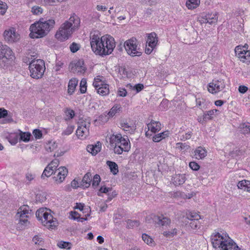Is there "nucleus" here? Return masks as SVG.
I'll list each match as a JSON object with an SVG mask.
<instances>
[{
    "mask_svg": "<svg viewBox=\"0 0 250 250\" xmlns=\"http://www.w3.org/2000/svg\"><path fill=\"white\" fill-rule=\"evenodd\" d=\"M80 26V19L78 16L74 14L68 20L62 23L59 30L56 32L55 37L60 41H64L70 37L74 32L78 30Z\"/></svg>",
    "mask_w": 250,
    "mask_h": 250,
    "instance_id": "1",
    "label": "nucleus"
},
{
    "mask_svg": "<svg viewBox=\"0 0 250 250\" xmlns=\"http://www.w3.org/2000/svg\"><path fill=\"white\" fill-rule=\"evenodd\" d=\"M55 24V21L53 19H49L47 21H43V19L40 20L31 25L30 37L34 39L44 37L54 27Z\"/></svg>",
    "mask_w": 250,
    "mask_h": 250,
    "instance_id": "2",
    "label": "nucleus"
},
{
    "mask_svg": "<svg viewBox=\"0 0 250 250\" xmlns=\"http://www.w3.org/2000/svg\"><path fill=\"white\" fill-rule=\"evenodd\" d=\"M213 248H220V250H240L238 246L227 234H221L219 232L211 236Z\"/></svg>",
    "mask_w": 250,
    "mask_h": 250,
    "instance_id": "3",
    "label": "nucleus"
},
{
    "mask_svg": "<svg viewBox=\"0 0 250 250\" xmlns=\"http://www.w3.org/2000/svg\"><path fill=\"white\" fill-rule=\"evenodd\" d=\"M105 40H107L106 36L100 37L98 35L93 34L90 37L91 47L92 51L96 54L100 56H105L107 55V53L111 51L109 46V48L106 50V52H105L104 48L101 47L105 43L104 41L105 42Z\"/></svg>",
    "mask_w": 250,
    "mask_h": 250,
    "instance_id": "4",
    "label": "nucleus"
},
{
    "mask_svg": "<svg viewBox=\"0 0 250 250\" xmlns=\"http://www.w3.org/2000/svg\"><path fill=\"white\" fill-rule=\"evenodd\" d=\"M29 69L32 78H42L45 70L44 62L41 59L33 60L29 63Z\"/></svg>",
    "mask_w": 250,
    "mask_h": 250,
    "instance_id": "5",
    "label": "nucleus"
},
{
    "mask_svg": "<svg viewBox=\"0 0 250 250\" xmlns=\"http://www.w3.org/2000/svg\"><path fill=\"white\" fill-rule=\"evenodd\" d=\"M123 46L127 54L131 56H140L142 55L141 50L138 47V42L135 38L127 40Z\"/></svg>",
    "mask_w": 250,
    "mask_h": 250,
    "instance_id": "6",
    "label": "nucleus"
},
{
    "mask_svg": "<svg viewBox=\"0 0 250 250\" xmlns=\"http://www.w3.org/2000/svg\"><path fill=\"white\" fill-rule=\"evenodd\" d=\"M110 144L114 146V144L122 146L124 148V151L128 152L130 149V145L128 137H123L121 134L113 135L110 138Z\"/></svg>",
    "mask_w": 250,
    "mask_h": 250,
    "instance_id": "7",
    "label": "nucleus"
},
{
    "mask_svg": "<svg viewBox=\"0 0 250 250\" xmlns=\"http://www.w3.org/2000/svg\"><path fill=\"white\" fill-rule=\"evenodd\" d=\"M3 37L5 42L8 43L17 42L20 39V35L16 33L14 28H10L5 30L3 33Z\"/></svg>",
    "mask_w": 250,
    "mask_h": 250,
    "instance_id": "8",
    "label": "nucleus"
},
{
    "mask_svg": "<svg viewBox=\"0 0 250 250\" xmlns=\"http://www.w3.org/2000/svg\"><path fill=\"white\" fill-rule=\"evenodd\" d=\"M13 57V52L6 45L0 44V61L4 63Z\"/></svg>",
    "mask_w": 250,
    "mask_h": 250,
    "instance_id": "9",
    "label": "nucleus"
},
{
    "mask_svg": "<svg viewBox=\"0 0 250 250\" xmlns=\"http://www.w3.org/2000/svg\"><path fill=\"white\" fill-rule=\"evenodd\" d=\"M90 125L89 122L82 120L78 122V127L76 135L79 137L86 136L89 134V128Z\"/></svg>",
    "mask_w": 250,
    "mask_h": 250,
    "instance_id": "10",
    "label": "nucleus"
},
{
    "mask_svg": "<svg viewBox=\"0 0 250 250\" xmlns=\"http://www.w3.org/2000/svg\"><path fill=\"white\" fill-rule=\"evenodd\" d=\"M73 73L77 74L84 73L86 70V67L84 65V62L79 60L76 62H71L69 66Z\"/></svg>",
    "mask_w": 250,
    "mask_h": 250,
    "instance_id": "11",
    "label": "nucleus"
},
{
    "mask_svg": "<svg viewBox=\"0 0 250 250\" xmlns=\"http://www.w3.org/2000/svg\"><path fill=\"white\" fill-rule=\"evenodd\" d=\"M36 216L39 220L42 221L43 225L52 219V215L43 208L38 209L36 212Z\"/></svg>",
    "mask_w": 250,
    "mask_h": 250,
    "instance_id": "12",
    "label": "nucleus"
},
{
    "mask_svg": "<svg viewBox=\"0 0 250 250\" xmlns=\"http://www.w3.org/2000/svg\"><path fill=\"white\" fill-rule=\"evenodd\" d=\"M242 49L241 46H237L235 49V52L238 57L241 59V61L245 62L250 59V51L245 49L242 50Z\"/></svg>",
    "mask_w": 250,
    "mask_h": 250,
    "instance_id": "13",
    "label": "nucleus"
},
{
    "mask_svg": "<svg viewBox=\"0 0 250 250\" xmlns=\"http://www.w3.org/2000/svg\"><path fill=\"white\" fill-rule=\"evenodd\" d=\"M58 170L59 171L57 176H54L53 177L57 184L62 183L68 173L67 169L65 167H61Z\"/></svg>",
    "mask_w": 250,
    "mask_h": 250,
    "instance_id": "14",
    "label": "nucleus"
},
{
    "mask_svg": "<svg viewBox=\"0 0 250 250\" xmlns=\"http://www.w3.org/2000/svg\"><path fill=\"white\" fill-rule=\"evenodd\" d=\"M105 36H106L107 40H105V42L104 41L105 43H104L103 46H102L101 47L102 48H104L105 52H106V50L109 48V46L111 49V51L107 53V55H109L113 52V49L115 47V42L113 37L107 35Z\"/></svg>",
    "mask_w": 250,
    "mask_h": 250,
    "instance_id": "15",
    "label": "nucleus"
},
{
    "mask_svg": "<svg viewBox=\"0 0 250 250\" xmlns=\"http://www.w3.org/2000/svg\"><path fill=\"white\" fill-rule=\"evenodd\" d=\"M186 180L185 174H175L171 179L172 183L176 186L183 184Z\"/></svg>",
    "mask_w": 250,
    "mask_h": 250,
    "instance_id": "16",
    "label": "nucleus"
},
{
    "mask_svg": "<svg viewBox=\"0 0 250 250\" xmlns=\"http://www.w3.org/2000/svg\"><path fill=\"white\" fill-rule=\"evenodd\" d=\"M153 219L156 223L161 225L163 227H167L171 223V221L169 218L164 217L163 215L160 216H155Z\"/></svg>",
    "mask_w": 250,
    "mask_h": 250,
    "instance_id": "17",
    "label": "nucleus"
},
{
    "mask_svg": "<svg viewBox=\"0 0 250 250\" xmlns=\"http://www.w3.org/2000/svg\"><path fill=\"white\" fill-rule=\"evenodd\" d=\"M158 42L157 34L155 32H152L147 35L146 44L151 48H155Z\"/></svg>",
    "mask_w": 250,
    "mask_h": 250,
    "instance_id": "18",
    "label": "nucleus"
},
{
    "mask_svg": "<svg viewBox=\"0 0 250 250\" xmlns=\"http://www.w3.org/2000/svg\"><path fill=\"white\" fill-rule=\"evenodd\" d=\"M148 130L151 132L155 133L161 129V124L159 122L151 120L150 123L147 125Z\"/></svg>",
    "mask_w": 250,
    "mask_h": 250,
    "instance_id": "19",
    "label": "nucleus"
},
{
    "mask_svg": "<svg viewBox=\"0 0 250 250\" xmlns=\"http://www.w3.org/2000/svg\"><path fill=\"white\" fill-rule=\"evenodd\" d=\"M29 207L27 205H23L21 206L18 209L17 215L18 217H28V214H29Z\"/></svg>",
    "mask_w": 250,
    "mask_h": 250,
    "instance_id": "20",
    "label": "nucleus"
},
{
    "mask_svg": "<svg viewBox=\"0 0 250 250\" xmlns=\"http://www.w3.org/2000/svg\"><path fill=\"white\" fill-rule=\"evenodd\" d=\"M102 144L100 142H97L95 145H88L86 147L87 151L92 154L96 155L101 151Z\"/></svg>",
    "mask_w": 250,
    "mask_h": 250,
    "instance_id": "21",
    "label": "nucleus"
},
{
    "mask_svg": "<svg viewBox=\"0 0 250 250\" xmlns=\"http://www.w3.org/2000/svg\"><path fill=\"white\" fill-rule=\"evenodd\" d=\"M91 182V174L90 172H87L84 175L80 183V187L83 188H87L90 186Z\"/></svg>",
    "mask_w": 250,
    "mask_h": 250,
    "instance_id": "22",
    "label": "nucleus"
},
{
    "mask_svg": "<svg viewBox=\"0 0 250 250\" xmlns=\"http://www.w3.org/2000/svg\"><path fill=\"white\" fill-rule=\"evenodd\" d=\"M56 170V169L54 168V167H52L49 165H48L45 168L42 175H41V178L44 179L45 177H50L55 172Z\"/></svg>",
    "mask_w": 250,
    "mask_h": 250,
    "instance_id": "23",
    "label": "nucleus"
},
{
    "mask_svg": "<svg viewBox=\"0 0 250 250\" xmlns=\"http://www.w3.org/2000/svg\"><path fill=\"white\" fill-rule=\"evenodd\" d=\"M78 83V81L75 78L70 80L68 85V93L70 95H72L74 92Z\"/></svg>",
    "mask_w": 250,
    "mask_h": 250,
    "instance_id": "24",
    "label": "nucleus"
},
{
    "mask_svg": "<svg viewBox=\"0 0 250 250\" xmlns=\"http://www.w3.org/2000/svg\"><path fill=\"white\" fill-rule=\"evenodd\" d=\"M169 134L168 131H165L163 132L155 134L152 137V140L154 142H159L163 139L168 137Z\"/></svg>",
    "mask_w": 250,
    "mask_h": 250,
    "instance_id": "25",
    "label": "nucleus"
},
{
    "mask_svg": "<svg viewBox=\"0 0 250 250\" xmlns=\"http://www.w3.org/2000/svg\"><path fill=\"white\" fill-rule=\"evenodd\" d=\"M19 131V140L20 141H23L24 142H28L30 140L31 134L29 132H22L21 130Z\"/></svg>",
    "mask_w": 250,
    "mask_h": 250,
    "instance_id": "26",
    "label": "nucleus"
},
{
    "mask_svg": "<svg viewBox=\"0 0 250 250\" xmlns=\"http://www.w3.org/2000/svg\"><path fill=\"white\" fill-rule=\"evenodd\" d=\"M196 158L198 159H202L207 155V151L205 149L200 146L197 148L195 151Z\"/></svg>",
    "mask_w": 250,
    "mask_h": 250,
    "instance_id": "27",
    "label": "nucleus"
},
{
    "mask_svg": "<svg viewBox=\"0 0 250 250\" xmlns=\"http://www.w3.org/2000/svg\"><path fill=\"white\" fill-rule=\"evenodd\" d=\"M106 164L109 167L110 171L113 175H116L118 173V166L115 162L107 161Z\"/></svg>",
    "mask_w": 250,
    "mask_h": 250,
    "instance_id": "28",
    "label": "nucleus"
},
{
    "mask_svg": "<svg viewBox=\"0 0 250 250\" xmlns=\"http://www.w3.org/2000/svg\"><path fill=\"white\" fill-rule=\"evenodd\" d=\"M200 0H187L186 6L189 9L196 8L200 4Z\"/></svg>",
    "mask_w": 250,
    "mask_h": 250,
    "instance_id": "29",
    "label": "nucleus"
},
{
    "mask_svg": "<svg viewBox=\"0 0 250 250\" xmlns=\"http://www.w3.org/2000/svg\"><path fill=\"white\" fill-rule=\"evenodd\" d=\"M97 91L98 93L102 96L106 95L109 92L108 85L107 84H104L101 87L98 88Z\"/></svg>",
    "mask_w": 250,
    "mask_h": 250,
    "instance_id": "30",
    "label": "nucleus"
},
{
    "mask_svg": "<svg viewBox=\"0 0 250 250\" xmlns=\"http://www.w3.org/2000/svg\"><path fill=\"white\" fill-rule=\"evenodd\" d=\"M72 244L69 242H65L63 241H59L57 246L61 249H66L69 250L71 248Z\"/></svg>",
    "mask_w": 250,
    "mask_h": 250,
    "instance_id": "31",
    "label": "nucleus"
},
{
    "mask_svg": "<svg viewBox=\"0 0 250 250\" xmlns=\"http://www.w3.org/2000/svg\"><path fill=\"white\" fill-rule=\"evenodd\" d=\"M121 106L119 104H116L114 105L110 111L108 112V114L110 117H113L117 113L119 112L121 109Z\"/></svg>",
    "mask_w": 250,
    "mask_h": 250,
    "instance_id": "32",
    "label": "nucleus"
},
{
    "mask_svg": "<svg viewBox=\"0 0 250 250\" xmlns=\"http://www.w3.org/2000/svg\"><path fill=\"white\" fill-rule=\"evenodd\" d=\"M142 239L147 245L152 246L154 245V242L152 238L146 233L142 234Z\"/></svg>",
    "mask_w": 250,
    "mask_h": 250,
    "instance_id": "33",
    "label": "nucleus"
},
{
    "mask_svg": "<svg viewBox=\"0 0 250 250\" xmlns=\"http://www.w3.org/2000/svg\"><path fill=\"white\" fill-rule=\"evenodd\" d=\"M218 111L217 109L210 110L205 113L203 115L204 120H209L212 119V115H214L215 112Z\"/></svg>",
    "mask_w": 250,
    "mask_h": 250,
    "instance_id": "34",
    "label": "nucleus"
},
{
    "mask_svg": "<svg viewBox=\"0 0 250 250\" xmlns=\"http://www.w3.org/2000/svg\"><path fill=\"white\" fill-rule=\"evenodd\" d=\"M240 128L243 134H249L250 132V124L249 123H244L241 125Z\"/></svg>",
    "mask_w": 250,
    "mask_h": 250,
    "instance_id": "35",
    "label": "nucleus"
},
{
    "mask_svg": "<svg viewBox=\"0 0 250 250\" xmlns=\"http://www.w3.org/2000/svg\"><path fill=\"white\" fill-rule=\"evenodd\" d=\"M187 218L189 220H199L201 217L196 212H190L187 214Z\"/></svg>",
    "mask_w": 250,
    "mask_h": 250,
    "instance_id": "36",
    "label": "nucleus"
},
{
    "mask_svg": "<svg viewBox=\"0 0 250 250\" xmlns=\"http://www.w3.org/2000/svg\"><path fill=\"white\" fill-rule=\"evenodd\" d=\"M65 115L66 116V121L72 119L75 116V112L73 110L70 108H66L64 111Z\"/></svg>",
    "mask_w": 250,
    "mask_h": 250,
    "instance_id": "37",
    "label": "nucleus"
},
{
    "mask_svg": "<svg viewBox=\"0 0 250 250\" xmlns=\"http://www.w3.org/2000/svg\"><path fill=\"white\" fill-rule=\"evenodd\" d=\"M100 77V76H98L97 78H95L93 83V85L96 89H97L98 88L101 87V86H103L104 84H106L104 83L103 82L101 81Z\"/></svg>",
    "mask_w": 250,
    "mask_h": 250,
    "instance_id": "38",
    "label": "nucleus"
},
{
    "mask_svg": "<svg viewBox=\"0 0 250 250\" xmlns=\"http://www.w3.org/2000/svg\"><path fill=\"white\" fill-rule=\"evenodd\" d=\"M54 218L52 216V219L50 221H48V222L45 223V224H44V226L48 227L49 229H53L57 226V222L55 219V220L53 219Z\"/></svg>",
    "mask_w": 250,
    "mask_h": 250,
    "instance_id": "39",
    "label": "nucleus"
},
{
    "mask_svg": "<svg viewBox=\"0 0 250 250\" xmlns=\"http://www.w3.org/2000/svg\"><path fill=\"white\" fill-rule=\"evenodd\" d=\"M80 44L73 42L70 45L69 48L71 52L75 53L80 49Z\"/></svg>",
    "mask_w": 250,
    "mask_h": 250,
    "instance_id": "40",
    "label": "nucleus"
},
{
    "mask_svg": "<svg viewBox=\"0 0 250 250\" xmlns=\"http://www.w3.org/2000/svg\"><path fill=\"white\" fill-rule=\"evenodd\" d=\"M57 146V144L53 142V143L51 142H49L45 146V149L48 152H51L53 151Z\"/></svg>",
    "mask_w": 250,
    "mask_h": 250,
    "instance_id": "41",
    "label": "nucleus"
},
{
    "mask_svg": "<svg viewBox=\"0 0 250 250\" xmlns=\"http://www.w3.org/2000/svg\"><path fill=\"white\" fill-rule=\"evenodd\" d=\"M101 181V178L99 175L96 174L94 176L92 181V187H97Z\"/></svg>",
    "mask_w": 250,
    "mask_h": 250,
    "instance_id": "42",
    "label": "nucleus"
},
{
    "mask_svg": "<svg viewBox=\"0 0 250 250\" xmlns=\"http://www.w3.org/2000/svg\"><path fill=\"white\" fill-rule=\"evenodd\" d=\"M139 225V222L137 220L132 221L128 220L127 221V227L132 228L134 227H138Z\"/></svg>",
    "mask_w": 250,
    "mask_h": 250,
    "instance_id": "43",
    "label": "nucleus"
},
{
    "mask_svg": "<svg viewBox=\"0 0 250 250\" xmlns=\"http://www.w3.org/2000/svg\"><path fill=\"white\" fill-rule=\"evenodd\" d=\"M177 234V229H173L170 231H165L163 232V235L166 237L173 236Z\"/></svg>",
    "mask_w": 250,
    "mask_h": 250,
    "instance_id": "44",
    "label": "nucleus"
},
{
    "mask_svg": "<svg viewBox=\"0 0 250 250\" xmlns=\"http://www.w3.org/2000/svg\"><path fill=\"white\" fill-rule=\"evenodd\" d=\"M114 151L115 153L117 154H121L123 151H124V148L122 147V146H120L119 145H117V144H114Z\"/></svg>",
    "mask_w": 250,
    "mask_h": 250,
    "instance_id": "45",
    "label": "nucleus"
},
{
    "mask_svg": "<svg viewBox=\"0 0 250 250\" xmlns=\"http://www.w3.org/2000/svg\"><path fill=\"white\" fill-rule=\"evenodd\" d=\"M33 134L36 139H41L42 137V132L38 129H35L33 131Z\"/></svg>",
    "mask_w": 250,
    "mask_h": 250,
    "instance_id": "46",
    "label": "nucleus"
},
{
    "mask_svg": "<svg viewBox=\"0 0 250 250\" xmlns=\"http://www.w3.org/2000/svg\"><path fill=\"white\" fill-rule=\"evenodd\" d=\"M32 12L35 15L41 14L42 12V9L39 6H33L32 8Z\"/></svg>",
    "mask_w": 250,
    "mask_h": 250,
    "instance_id": "47",
    "label": "nucleus"
},
{
    "mask_svg": "<svg viewBox=\"0 0 250 250\" xmlns=\"http://www.w3.org/2000/svg\"><path fill=\"white\" fill-rule=\"evenodd\" d=\"M216 85L218 87V90H220V91L224 89V88L225 87V84L222 80H218L216 81Z\"/></svg>",
    "mask_w": 250,
    "mask_h": 250,
    "instance_id": "48",
    "label": "nucleus"
},
{
    "mask_svg": "<svg viewBox=\"0 0 250 250\" xmlns=\"http://www.w3.org/2000/svg\"><path fill=\"white\" fill-rule=\"evenodd\" d=\"M198 220H191L189 223L190 227L194 229H197L200 228V225L198 221Z\"/></svg>",
    "mask_w": 250,
    "mask_h": 250,
    "instance_id": "49",
    "label": "nucleus"
},
{
    "mask_svg": "<svg viewBox=\"0 0 250 250\" xmlns=\"http://www.w3.org/2000/svg\"><path fill=\"white\" fill-rule=\"evenodd\" d=\"M189 167L193 170H198L200 168V166L196 162H191L189 164Z\"/></svg>",
    "mask_w": 250,
    "mask_h": 250,
    "instance_id": "50",
    "label": "nucleus"
},
{
    "mask_svg": "<svg viewBox=\"0 0 250 250\" xmlns=\"http://www.w3.org/2000/svg\"><path fill=\"white\" fill-rule=\"evenodd\" d=\"M19 140V136L18 135H16L13 138L12 136H10L9 139V143L13 145H16Z\"/></svg>",
    "mask_w": 250,
    "mask_h": 250,
    "instance_id": "51",
    "label": "nucleus"
},
{
    "mask_svg": "<svg viewBox=\"0 0 250 250\" xmlns=\"http://www.w3.org/2000/svg\"><path fill=\"white\" fill-rule=\"evenodd\" d=\"M74 126H69L63 132L62 134L65 135H69L71 134L73 131Z\"/></svg>",
    "mask_w": 250,
    "mask_h": 250,
    "instance_id": "52",
    "label": "nucleus"
},
{
    "mask_svg": "<svg viewBox=\"0 0 250 250\" xmlns=\"http://www.w3.org/2000/svg\"><path fill=\"white\" fill-rule=\"evenodd\" d=\"M124 129L125 131H128V132L132 133L134 132L135 130L136 129V128L135 126L134 125L131 126L128 125H126V126L125 127Z\"/></svg>",
    "mask_w": 250,
    "mask_h": 250,
    "instance_id": "53",
    "label": "nucleus"
},
{
    "mask_svg": "<svg viewBox=\"0 0 250 250\" xmlns=\"http://www.w3.org/2000/svg\"><path fill=\"white\" fill-rule=\"evenodd\" d=\"M199 21L201 24L205 23L212 24V21H209V17H207V15L205 17H202Z\"/></svg>",
    "mask_w": 250,
    "mask_h": 250,
    "instance_id": "54",
    "label": "nucleus"
},
{
    "mask_svg": "<svg viewBox=\"0 0 250 250\" xmlns=\"http://www.w3.org/2000/svg\"><path fill=\"white\" fill-rule=\"evenodd\" d=\"M118 94L121 97H125L126 96L127 92L125 88H119L118 91Z\"/></svg>",
    "mask_w": 250,
    "mask_h": 250,
    "instance_id": "55",
    "label": "nucleus"
},
{
    "mask_svg": "<svg viewBox=\"0 0 250 250\" xmlns=\"http://www.w3.org/2000/svg\"><path fill=\"white\" fill-rule=\"evenodd\" d=\"M8 111L3 108H0V119L7 116Z\"/></svg>",
    "mask_w": 250,
    "mask_h": 250,
    "instance_id": "56",
    "label": "nucleus"
},
{
    "mask_svg": "<svg viewBox=\"0 0 250 250\" xmlns=\"http://www.w3.org/2000/svg\"><path fill=\"white\" fill-rule=\"evenodd\" d=\"M7 7V6L5 3H0V14L4 15L6 11Z\"/></svg>",
    "mask_w": 250,
    "mask_h": 250,
    "instance_id": "57",
    "label": "nucleus"
},
{
    "mask_svg": "<svg viewBox=\"0 0 250 250\" xmlns=\"http://www.w3.org/2000/svg\"><path fill=\"white\" fill-rule=\"evenodd\" d=\"M207 16L209 17V21H212V23H215L217 21L218 16L217 14H213V15H208Z\"/></svg>",
    "mask_w": 250,
    "mask_h": 250,
    "instance_id": "58",
    "label": "nucleus"
},
{
    "mask_svg": "<svg viewBox=\"0 0 250 250\" xmlns=\"http://www.w3.org/2000/svg\"><path fill=\"white\" fill-rule=\"evenodd\" d=\"M208 91L212 94L216 93V91L213 86V83H209Z\"/></svg>",
    "mask_w": 250,
    "mask_h": 250,
    "instance_id": "59",
    "label": "nucleus"
},
{
    "mask_svg": "<svg viewBox=\"0 0 250 250\" xmlns=\"http://www.w3.org/2000/svg\"><path fill=\"white\" fill-rule=\"evenodd\" d=\"M248 90V87L245 85H240L239 86L238 91L240 93H245Z\"/></svg>",
    "mask_w": 250,
    "mask_h": 250,
    "instance_id": "60",
    "label": "nucleus"
},
{
    "mask_svg": "<svg viewBox=\"0 0 250 250\" xmlns=\"http://www.w3.org/2000/svg\"><path fill=\"white\" fill-rule=\"evenodd\" d=\"M245 151L242 149H237L232 151V154L235 156H240L244 154Z\"/></svg>",
    "mask_w": 250,
    "mask_h": 250,
    "instance_id": "61",
    "label": "nucleus"
},
{
    "mask_svg": "<svg viewBox=\"0 0 250 250\" xmlns=\"http://www.w3.org/2000/svg\"><path fill=\"white\" fill-rule=\"evenodd\" d=\"M144 88V85L143 84L138 83L136 84L134 87V89H135L137 92H139Z\"/></svg>",
    "mask_w": 250,
    "mask_h": 250,
    "instance_id": "62",
    "label": "nucleus"
},
{
    "mask_svg": "<svg viewBox=\"0 0 250 250\" xmlns=\"http://www.w3.org/2000/svg\"><path fill=\"white\" fill-rule=\"evenodd\" d=\"M59 164V161L58 159H55L51 162L49 165L50 166L52 167H54V168H57V167H58Z\"/></svg>",
    "mask_w": 250,
    "mask_h": 250,
    "instance_id": "63",
    "label": "nucleus"
},
{
    "mask_svg": "<svg viewBox=\"0 0 250 250\" xmlns=\"http://www.w3.org/2000/svg\"><path fill=\"white\" fill-rule=\"evenodd\" d=\"M246 183H247L246 180L240 181L238 183L237 187L239 188L243 189L244 190V188L246 185Z\"/></svg>",
    "mask_w": 250,
    "mask_h": 250,
    "instance_id": "64",
    "label": "nucleus"
}]
</instances>
